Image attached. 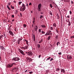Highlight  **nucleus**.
<instances>
[{"mask_svg": "<svg viewBox=\"0 0 74 74\" xmlns=\"http://www.w3.org/2000/svg\"><path fill=\"white\" fill-rule=\"evenodd\" d=\"M20 17H22V13H20Z\"/></svg>", "mask_w": 74, "mask_h": 74, "instance_id": "30", "label": "nucleus"}, {"mask_svg": "<svg viewBox=\"0 0 74 74\" xmlns=\"http://www.w3.org/2000/svg\"><path fill=\"white\" fill-rule=\"evenodd\" d=\"M28 59L29 60V62H33V61H32V60H33V59H32L31 58H28Z\"/></svg>", "mask_w": 74, "mask_h": 74, "instance_id": "15", "label": "nucleus"}, {"mask_svg": "<svg viewBox=\"0 0 74 74\" xmlns=\"http://www.w3.org/2000/svg\"><path fill=\"white\" fill-rule=\"evenodd\" d=\"M12 18H14V15H12Z\"/></svg>", "mask_w": 74, "mask_h": 74, "instance_id": "47", "label": "nucleus"}, {"mask_svg": "<svg viewBox=\"0 0 74 74\" xmlns=\"http://www.w3.org/2000/svg\"><path fill=\"white\" fill-rule=\"evenodd\" d=\"M49 13L50 14V15H52V12H51V11H50L49 12Z\"/></svg>", "mask_w": 74, "mask_h": 74, "instance_id": "31", "label": "nucleus"}, {"mask_svg": "<svg viewBox=\"0 0 74 74\" xmlns=\"http://www.w3.org/2000/svg\"><path fill=\"white\" fill-rule=\"evenodd\" d=\"M7 7L8 8V9L9 10H11V8H10V7H9V6L7 5Z\"/></svg>", "mask_w": 74, "mask_h": 74, "instance_id": "22", "label": "nucleus"}, {"mask_svg": "<svg viewBox=\"0 0 74 74\" xmlns=\"http://www.w3.org/2000/svg\"><path fill=\"white\" fill-rule=\"evenodd\" d=\"M29 47V45H25L24 48V50H25V49H27V48H28Z\"/></svg>", "mask_w": 74, "mask_h": 74, "instance_id": "9", "label": "nucleus"}, {"mask_svg": "<svg viewBox=\"0 0 74 74\" xmlns=\"http://www.w3.org/2000/svg\"><path fill=\"white\" fill-rule=\"evenodd\" d=\"M14 21H15V20L14 19H13L12 20V22H14Z\"/></svg>", "mask_w": 74, "mask_h": 74, "instance_id": "57", "label": "nucleus"}, {"mask_svg": "<svg viewBox=\"0 0 74 74\" xmlns=\"http://www.w3.org/2000/svg\"><path fill=\"white\" fill-rule=\"evenodd\" d=\"M12 61H14V62H16V58L15 57L13 58L12 59Z\"/></svg>", "mask_w": 74, "mask_h": 74, "instance_id": "11", "label": "nucleus"}, {"mask_svg": "<svg viewBox=\"0 0 74 74\" xmlns=\"http://www.w3.org/2000/svg\"><path fill=\"white\" fill-rule=\"evenodd\" d=\"M35 22V21H34H34H33V23H34V22Z\"/></svg>", "mask_w": 74, "mask_h": 74, "instance_id": "60", "label": "nucleus"}, {"mask_svg": "<svg viewBox=\"0 0 74 74\" xmlns=\"http://www.w3.org/2000/svg\"><path fill=\"white\" fill-rule=\"evenodd\" d=\"M41 27H43L44 28H45V27H46V26H45L43 24L42 25H41Z\"/></svg>", "mask_w": 74, "mask_h": 74, "instance_id": "19", "label": "nucleus"}, {"mask_svg": "<svg viewBox=\"0 0 74 74\" xmlns=\"http://www.w3.org/2000/svg\"><path fill=\"white\" fill-rule=\"evenodd\" d=\"M9 32L11 35H12V36H14V34H13V32H12L11 31H9Z\"/></svg>", "mask_w": 74, "mask_h": 74, "instance_id": "10", "label": "nucleus"}, {"mask_svg": "<svg viewBox=\"0 0 74 74\" xmlns=\"http://www.w3.org/2000/svg\"><path fill=\"white\" fill-rule=\"evenodd\" d=\"M8 4L9 5H11V2H9L8 3Z\"/></svg>", "mask_w": 74, "mask_h": 74, "instance_id": "49", "label": "nucleus"}, {"mask_svg": "<svg viewBox=\"0 0 74 74\" xmlns=\"http://www.w3.org/2000/svg\"><path fill=\"white\" fill-rule=\"evenodd\" d=\"M24 41H25V42H26V43L27 45H29V44L28 43V41H27V40L26 39H24Z\"/></svg>", "mask_w": 74, "mask_h": 74, "instance_id": "16", "label": "nucleus"}, {"mask_svg": "<svg viewBox=\"0 0 74 74\" xmlns=\"http://www.w3.org/2000/svg\"><path fill=\"white\" fill-rule=\"evenodd\" d=\"M59 55H62V52H60V53H58Z\"/></svg>", "mask_w": 74, "mask_h": 74, "instance_id": "39", "label": "nucleus"}, {"mask_svg": "<svg viewBox=\"0 0 74 74\" xmlns=\"http://www.w3.org/2000/svg\"><path fill=\"white\" fill-rule=\"evenodd\" d=\"M57 17H59V15H58V14L57 15Z\"/></svg>", "mask_w": 74, "mask_h": 74, "instance_id": "58", "label": "nucleus"}, {"mask_svg": "<svg viewBox=\"0 0 74 74\" xmlns=\"http://www.w3.org/2000/svg\"><path fill=\"white\" fill-rule=\"evenodd\" d=\"M32 73H33V72L32 71H31L29 72V74H32Z\"/></svg>", "mask_w": 74, "mask_h": 74, "instance_id": "41", "label": "nucleus"}, {"mask_svg": "<svg viewBox=\"0 0 74 74\" xmlns=\"http://www.w3.org/2000/svg\"><path fill=\"white\" fill-rule=\"evenodd\" d=\"M74 38V35L71 37V38Z\"/></svg>", "mask_w": 74, "mask_h": 74, "instance_id": "38", "label": "nucleus"}, {"mask_svg": "<svg viewBox=\"0 0 74 74\" xmlns=\"http://www.w3.org/2000/svg\"><path fill=\"white\" fill-rule=\"evenodd\" d=\"M27 70H26L25 71V73H26V72H27Z\"/></svg>", "mask_w": 74, "mask_h": 74, "instance_id": "59", "label": "nucleus"}, {"mask_svg": "<svg viewBox=\"0 0 74 74\" xmlns=\"http://www.w3.org/2000/svg\"><path fill=\"white\" fill-rule=\"evenodd\" d=\"M29 5H32V3H30L29 4Z\"/></svg>", "mask_w": 74, "mask_h": 74, "instance_id": "53", "label": "nucleus"}, {"mask_svg": "<svg viewBox=\"0 0 74 74\" xmlns=\"http://www.w3.org/2000/svg\"><path fill=\"white\" fill-rule=\"evenodd\" d=\"M21 49H25V48L24 47H21L20 48Z\"/></svg>", "mask_w": 74, "mask_h": 74, "instance_id": "34", "label": "nucleus"}, {"mask_svg": "<svg viewBox=\"0 0 74 74\" xmlns=\"http://www.w3.org/2000/svg\"><path fill=\"white\" fill-rule=\"evenodd\" d=\"M34 41H35V37H34Z\"/></svg>", "mask_w": 74, "mask_h": 74, "instance_id": "36", "label": "nucleus"}, {"mask_svg": "<svg viewBox=\"0 0 74 74\" xmlns=\"http://www.w3.org/2000/svg\"><path fill=\"white\" fill-rule=\"evenodd\" d=\"M56 38H57V39H58V36L56 35Z\"/></svg>", "mask_w": 74, "mask_h": 74, "instance_id": "45", "label": "nucleus"}, {"mask_svg": "<svg viewBox=\"0 0 74 74\" xmlns=\"http://www.w3.org/2000/svg\"><path fill=\"white\" fill-rule=\"evenodd\" d=\"M38 48H40V45L39 44H38Z\"/></svg>", "mask_w": 74, "mask_h": 74, "instance_id": "26", "label": "nucleus"}, {"mask_svg": "<svg viewBox=\"0 0 74 74\" xmlns=\"http://www.w3.org/2000/svg\"><path fill=\"white\" fill-rule=\"evenodd\" d=\"M13 70H14L15 72H16V71H18V67H14L13 69H12Z\"/></svg>", "mask_w": 74, "mask_h": 74, "instance_id": "5", "label": "nucleus"}, {"mask_svg": "<svg viewBox=\"0 0 74 74\" xmlns=\"http://www.w3.org/2000/svg\"><path fill=\"white\" fill-rule=\"evenodd\" d=\"M3 38V35H1L0 36V40H1V38Z\"/></svg>", "mask_w": 74, "mask_h": 74, "instance_id": "23", "label": "nucleus"}, {"mask_svg": "<svg viewBox=\"0 0 74 74\" xmlns=\"http://www.w3.org/2000/svg\"><path fill=\"white\" fill-rule=\"evenodd\" d=\"M38 8H41V4L40 3L38 5Z\"/></svg>", "mask_w": 74, "mask_h": 74, "instance_id": "13", "label": "nucleus"}, {"mask_svg": "<svg viewBox=\"0 0 74 74\" xmlns=\"http://www.w3.org/2000/svg\"><path fill=\"white\" fill-rule=\"evenodd\" d=\"M15 31H16V29L15 28Z\"/></svg>", "mask_w": 74, "mask_h": 74, "instance_id": "62", "label": "nucleus"}, {"mask_svg": "<svg viewBox=\"0 0 74 74\" xmlns=\"http://www.w3.org/2000/svg\"><path fill=\"white\" fill-rule=\"evenodd\" d=\"M67 58L68 59H69L70 60H71V59H72V57L71 56H67Z\"/></svg>", "mask_w": 74, "mask_h": 74, "instance_id": "6", "label": "nucleus"}, {"mask_svg": "<svg viewBox=\"0 0 74 74\" xmlns=\"http://www.w3.org/2000/svg\"><path fill=\"white\" fill-rule=\"evenodd\" d=\"M26 53H27V55H28V56H33V53H32V52L30 51L28 52H26Z\"/></svg>", "mask_w": 74, "mask_h": 74, "instance_id": "2", "label": "nucleus"}, {"mask_svg": "<svg viewBox=\"0 0 74 74\" xmlns=\"http://www.w3.org/2000/svg\"><path fill=\"white\" fill-rule=\"evenodd\" d=\"M18 50L19 52H20V53L23 55H25V54L24 53V52L23 51L21 50V49H18Z\"/></svg>", "mask_w": 74, "mask_h": 74, "instance_id": "4", "label": "nucleus"}, {"mask_svg": "<svg viewBox=\"0 0 74 74\" xmlns=\"http://www.w3.org/2000/svg\"><path fill=\"white\" fill-rule=\"evenodd\" d=\"M11 8H12V9H14V6H12Z\"/></svg>", "mask_w": 74, "mask_h": 74, "instance_id": "48", "label": "nucleus"}, {"mask_svg": "<svg viewBox=\"0 0 74 74\" xmlns=\"http://www.w3.org/2000/svg\"><path fill=\"white\" fill-rule=\"evenodd\" d=\"M12 64V66H13V65L14 64V65H16V64H15V63H13Z\"/></svg>", "mask_w": 74, "mask_h": 74, "instance_id": "29", "label": "nucleus"}, {"mask_svg": "<svg viewBox=\"0 0 74 74\" xmlns=\"http://www.w3.org/2000/svg\"><path fill=\"white\" fill-rule=\"evenodd\" d=\"M7 67H9V68H10L12 67V64H8L7 65Z\"/></svg>", "mask_w": 74, "mask_h": 74, "instance_id": "7", "label": "nucleus"}, {"mask_svg": "<svg viewBox=\"0 0 74 74\" xmlns=\"http://www.w3.org/2000/svg\"><path fill=\"white\" fill-rule=\"evenodd\" d=\"M39 32L41 33V29H39Z\"/></svg>", "mask_w": 74, "mask_h": 74, "instance_id": "55", "label": "nucleus"}, {"mask_svg": "<svg viewBox=\"0 0 74 74\" xmlns=\"http://www.w3.org/2000/svg\"><path fill=\"white\" fill-rule=\"evenodd\" d=\"M56 32H57V33H58V30H56Z\"/></svg>", "mask_w": 74, "mask_h": 74, "instance_id": "61", "label": "nucleus"}, {"mask_svg": "<svg viewBox=\"0 0 74 74\" xmlns=\"http://www.w3.org/2000/svg\"><path fill=\"white\" fill-rule=\"evenodd\" d=\"M15 58L16 61H18V60H20V59L18 57H15Z\"/></svg>", "mask_w": 74, "mask_h": 74, "instance_id": "12", "label": "nucleus"}, {"mask_svg": "<svg viewBox=\"0 0 74 74\" xmlns=\"http://www.w3.org/2000/svg\"><path fill=\"white\" fill-rule=\"evenodd\" d=\"M40 41L41 42H42V41H43V39H41Z\"/></svg>", "mask_w": 74, "mask_h": 74, "instance_id": "35", "label": "nucleus"}, {"mask_svg": "<svg viewBox=\"0 0 74 74\" xmlns=\"http://www.w3.org/2000/svg\"><path fill=\"white\" fill-rule=\"evenodd\" d=\"M43 16H42V15L40 17V19H41L42 18H43Z\"/></svg>", "mask_w": 74, "mask_h": 74, "instance_id": "46", "label": "nucleus"}, {"mask_svg": "<svg viewBox=\"0 0 74 74\" xmlns=\"http://www.w3.org/2000/svg\"><path fill=\"white\" fill-rule=\"evenodd\" d=\"M69 12H70V14L71 15V14H72V12H71V11H69Z\"/></svg>", "mask_w": 74, "mask_h": 74, "instance_id": "44", "label": "nucleus"}, {"mask_svg": "<svg viewBox=\"0 0 74 74\" xmlns=\"http://www.w3.org/2000/svg\"><path fill=\"white\" fill-rule=\"evenodd\" d=\"M59 70H60V69H59V68H57L56 69V71H59Z\"/></svg>", "mask_w": 74, "mask_h": 74, "instance_id": "25", "label": "nucleus"}, {"mask_svg": "<svg viewBox=\"0 0 74 74\" xmlns=\"http://www.w3.org/2000/svg\"><path fill=\"white\" fill-rule=\"evenodd\" d=\"M22 2L21 1L19 2H18V5H21V3H22Z\"/></svg>", "mask_w": 74, "mask_h": 74, "instance_id": "28", "label": "nucleus"}, {"mask_svg": "<svg viewBox=\"0 0 74 74\" xmlns=\"http://www.w3.org/2000/svg\"><path fill=\"white\" fill-rule=\"evenodd\" d=\"M38 11H41V8H38Z\"/></svg>", "mask_w": 74, "mask_h": 74, "instance_id": "40", "label": "nucleus"}, {"mask_svg": "<svg viewBox=\"0 0 74 74\" xmlns=\"http://www.w3.org/2000/svg\"><path fill=\"white\" fill-rule=\"evenodd\" d=\"M26 24H24V27H26Z\"/></svg>", "mask_w": 74, "mask_h": 74, "instance_id": "43", "label": "nucleus"}, {"mask_svg": "<svg viewBox=\"0 0 74 74\" xmlns=\"http://www.w3.org/2000/svg\"><path fill=\"white\" fill-rule=\"evenodd\" d=\"M53 58H51V60H50V61H52V60H53Z\"/></svg>", "mask_w": 74, "mask_h": 74, "instance_id": "51", "label": "nucleus"}, {"mask_svg": "<svg viewBox=\"0 0 74 74\" xmlns=\"http://www.w3.org/2000/svg\"><path fill=\"white\" fill-rule=\"evenodd\" d=\"M32 27H34V26H33V24H32Z\"/></svg>", "mask_w": 74, "mask_h": 74, "instance_id": "64", "label": "nucleus"}, {"mask_svg": "<svg viewBox=\"0 0 74 74\" xmlns=\"http://www.w3.org/2000/svg\"><path fill=\"white\" fill-rule=\"evenodd\" d=\"M50 6L51 8H52V4H50Z\"/></svg>", "mask_w": 74, "mask_h": 74, "instance_id": "32", "label": "nucleus"}, {"mask_svg": "<svg viewBox=\"0 0 74 74\" xmlns=\"http://www.w3.org/2000/svg\"><path fill=\"white\" fill-rule=\"evenodd\" d=\"M61 73H62V72H63V73H65V71L63 69H61Z\"/></svg>", "mask_w": 74, "mask_h": 74, "instance_id": "14", "label": "nucleus"}, {"mask_svg": "<svg viewBox=\"0 0 74 74\" xmlns=\"http://www.w3.org/2000/svg\"><path fill=\"white\" fill-rule=\"evenodd\" d=\"M53 27H56V24L54 23L53 24Z\"/></svg>", "mask_w": 74, "mask_h": 74, "instance_id": "21", "label": "nucleus"}, {"mask_svg": "<svg viewBox=\"0 0 74 74\" xmlns=\"http://www.w3.org/2000/svg\"><path fill=\"white\" fill-rule=\"evenodd\" d=\"M71 4H74V2L73 1H71Z\"/></svg>", "mask_w": 74, "mask_h": 74, "instance_id": "54", "label": "nucleus"}, {"mask_svg": "<svg viewBox=\"0 0 74 74\" xmlns=\"http://www.w3.org/2000/svg\"><path fill=\"white\" fill-rule=\"evenodd\" d=\"M35 31L36 32H37V29H38V27L36 25L35 26Z\"/></svg>", "mask_w": 74, "mask_h": 74, "instance_id": "18", "label": "nucleus"}, {"mask_svg": "<svg viewBox=\"0 0 74 74\" xmlns=\"http://www.w3.org/2000/svg\"><path fill=\"white\" fill-rule=\"evenodd\" d=\"M67 18H70V16H67Z\"/></svg>", "mask_w": 74, "mask_h": 74, "instance_id": "63", "label": "nucleus"}, {"mask_svg": "<svg viewBox=\"0 0 74 74\" xmlns=\"http://www.w3.org/2000/svg\"><path fill=\"white\" fill-rule=\"evenodd\" d=\"M59 44H60V43H59V42H57V46L59 45Z\"/></svg>", "mask_w": 74, "mask_h": 74, "instance_id": "37", "label": "nucleus"}, {"mask_svg": "<svg viewBox=\"0 0 74 74\" xmlns=\"http://www.w3.org/2000/svg\"><path fill=\"white\" fill-rule=\"evenodd\" d=\"M25 5V4L23 3V4L22 5V6L21 7V8L20 9V11H22V12H23L25 10V9H26V6Z\"/></svg>", "mask_w": 74, "mask_h": 74, "instance_id": "1", "label": "nucleus"}, {"mask_svg": "<svg viewBox=\"0 0 74 74\" xmlns=\"http://www.w3.org/2000/svg\"><path fill=\"white\" fill-rule=\"evenodd\" d=\"M68 20H69V23L68 24V26H70L71 25V23H70V21H69V19H68Z\"/></svg>", "mask_w": 74, "mask_h": 74, "instance_id": "20", "label": "nucleus"}, {"mask_svg": "<svg viewBox=\"0 0 74 74\" xmlns=\"http://www.w3.org/2000/svg\"><path fill=\"white\" fill-rule=\"evenodd\" d=\"M40 57H41V55H40L39 56H38L39 58H40Z\"/></svg>", "mask_w": 74, "mask_h": 74, "instance_id": "56", "label": "nucleus"}, {"mask_svg": "<svg viewBox=\"0 0 74 74\" xmlns=\"http://www.w3.org/2000/svg\"><path fill=\"white\" fill-rule=\"evenodd\" d=\"M69 0H66V2H69Z\"/></svg>", "mask_w": 74, "mask_h": 74, "instance_id": "52", "label": "nucleus"}, {"mask_svg": "<svg viewBox=\"0 0 74 74\" xmlns=\"http://www.w3.org/2000/svg\"><path fill=\"white\" fill-rule=\"evenodd\" d=\"M21 40H22V38H21L18 39V44H20V42H21Z\"/></svg>", "mask_w": 74, "mask_h": 74, "instance_id": "8", "label": "nucleus"}, {"mask_svg": "<svg viewBox=\"0 0 74 74\" xmlns=\"http://www.w3.org/2000/svg\"><path fill=\"white\" fill-rule=\"evenodd\" d=\"M52 32H51V31L50 30H49L47 32V33L46 34H45V36H49V35H52V33H51Z\"/></svg>", "mask_w": 74, "mask_h": 74, "instance_id": "3", "label": "nucleus"}, {"mask_svg": "<svg viewBox=\"0 0 74 74\" xmlns=\"http://www.w3.org/2000/svg\"><path fill=\"white\" fill-rule=\"evenodd\" d=\"M50 38H51V36H49L48 38L47 39L48 40H50Z\"/></svg>", "mask_w": 74, "mask_h": 74, "instance_id": "24", "label": "nucleus"}, {"mask_svg": "<svg viewBox=\"0 0 74 74\" xmlns=\"http://www.w3.org/2000/svg\"><path fill=\"white\" fill-rule=\"evenodd\" d=\"M41 32L42 34H45V32L43 31H42Z\"/></svg>", "mask_w": 74, "mask_h": 74, "instance_id": "27", "label": "nucleus"}, {"mask_svg": "<svg viewBox=\"0 0 74 74\" xmlns=\"http://www.w3.org/2000/svg\"><path fill=\"white\" fill-rule=\"evenodd\" d=\"M51 59V57H49V58H48L47 59V60H48L49 59Z\"/></svg>", "mask_w": 74, "mask_h": 74, "instance_id": "42", "label": "nucleus"}, {"mask_svg": "<svg viewBox=\"0 0 74 74\" xmlns=\"http://www.w3.org/2000/svg\"><path fill=\"white\" fill-rule=\"evenodd\" d=\"M0 48L2 49V50H4V49H5V48H4V47L3 46H1Z\"/></svg>", "mask_w": 74, "mask_h": 74, "instance_id": "17", "label": "nucleus"}, {"mask_svg": "<svg viewBox=\"0 0 74 74\" xmlns=\"http://www.w3.org/2000/svg\"><path fill=\"white\" fill-rule=\"evenodd\" d=\"M25 6H27V7H29V5L27 3L26 5H25Z\"/></svg>", "mask_w": 74, "mask_h": 74, "instance_id": "50", "label": "nucleus"}, {"mask_svg": "<svg viewBox=\"0 0 74 74\" xmlns=\"http://www.w3.org/2000/svg\"><path fill=\"white\" fill-rule=\"evenodd\" d=\"M50 29L51 30H53V27H51Z\"/></svg>", "mask_w": 74, "mask_h": 74, "instance_id": "33", "label": "nucleus"}]
</instances>
